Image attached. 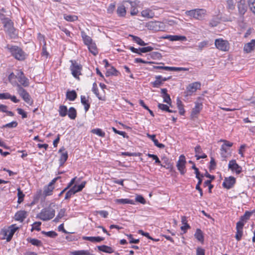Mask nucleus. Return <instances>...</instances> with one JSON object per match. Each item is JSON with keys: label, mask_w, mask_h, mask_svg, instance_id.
<instances>
[{"label": "nucleus", "mask_w": 255, "mask_h": 255, "mask_svg": "<svg viewBox=\"0 0 255 255\" xmlns=\"http://www.w3.org/2000/svg\"><path fill=\"white\" fill-rule=\"evenodd\" d=\"M17 78L20 85L24 87H27L29 85V81L27 78L25 77L24 73L21 70H17Z\"/></svg>", "instance_id": "9d476101"}, {"label": "nucleus", "mask_w": 255, "mask_h": 255, "mask_svg": "<svg viewBox=\"0 0 255 255\" xmlns=\"http://www.w3.org/2000/svg\"><path fill=\"white\" fill-rule=\"evenodd\" d=\"M119 74V72L117 69L112 66L110 69H108L106 73V76H109L110 75L118 76Z\"/></svg>", "instance_id": "4c0bfd02"}, {"label": "nucleus", "mask_w": 255, "mask_h": 255, "mask_svg": "<svg viewBox=\"0 0 255 255\" xmlns=\"http://www.w3.org/2000/svg\"><path fill=\"white\" fill-rule=\"evenodd\" d=\"M188 13L190 16L197 19L202 20L204 18L206 14V10L204 9H197L190 10Z\"/></svg>", "instance_id": "423d86ee"}, {"label": "nucleus", "mask_w": 255, "mask_h": 255, "mask_svg": "<svg viewBox=\"0 0 255 255\" xmlns=\"http://www.w3.org/2000/svg\"><path fill=\"white\" fill-rule=\"evenodd\" d=\"M157 107L159 109H160L162 111L168 112L169 113L175 112L174 111H172V110L169 109V107L167 105H165V104L159 103L158 104Z\"/></svg>", "instance_id": "c03bdc74"}, {"label": "nucleus", "mask_w": 255, "mask_h": 255, "mask_svg": "<svg viewBox=\"0 0 255 255\" xmlns=\"http://www.w3.org/2000/svg\"><path fill=\"white\" fill-rule=\"evenodd\" d=\"M83 240L85 241H89L92 243H100L103 240H104L105 238L101 237H87L83 236L82 237Z\"/></svg>", "instance_id": "6ab92c4d"}, {"label": "nucleus", "mask_w": 255, "mask_h": 255, "mask_svg": "<svg viewBox=\"0 0 255 255\" xmlns=\"http://www.w3.org/2000/svg\"><path fill=\"white\" fill-rule=\"evenodd\" d=\"M7 49L11 54L17 60L22 61L25 59L26 54L25 52L17 46H7Z\"/></svg>", "instance_id": "f03ea898"}, {"label": "nucleus", "mask_w": 255, "mask_h": 255, "mask_svg": "<svg viewBox=\"0 0 255 255\" xmlns=\"http://www.w3.org/2000/svg\"><path fill=\"white\" fill-rule=\"evenodd\" d=\"M228 167L237 174L240 173L242 171V167L237 163L235 160H232L229 162Z\"/></svg>", "instance_id": "ddd939ff"}, {"label": "nucleus", "mask_w": 255, "mask_h": 255, "mask_svg": "<svg viewBox=\"0 0 255 255\" xmlns=\"http://www.w3.org/2000/svg\"><path fill=\"white\" fill-rule=\"evenodd\" d=\"M135 201L142 204H144L146 203L145 200L141 195H137L135 197Z\"/></svg>", "instance_id": "774afa93"}, {"label": "nucleus", "mask_w": 255, "mask_h": 255, "mask_svg": "<svg viewBox=\"0 0 255 255\" xmlns=\"http://www.w3.org/2000/svg\"><path fill=\"white\" fill-rule=\"evenodd\" d=\"M255 48V39H253L250 42L245 45L244 50L247 53H249Z\"/></svg>", "instance_id": "4be33fe9"}, {"label": "nucleus", "mask_w": 255, "mask_h": 255, "mask_svg": "<svg viewBox=\"0 0 255 255\" xmlns=\"http://www.w3.org/2000/svg\"><path fill=\"white\" fill-rule=\"evenodd\" d=\"M196 239L201 243L204 242V236L202 231L200 229H197L194 235Z\"/></svg>", "instance_id": "bb28decb"}, {"label": "nucleus", "mask_w": 255, "mask_h": 255, "mask_svg": "<svg viewBox=\"0 0 255 255\" xmlns=\"http://www.w3.org/2000/svg\"><path fill=\"white\" fill-rule=\"evenodd\" d=\"M198 179V182L195 188L196 190H197L199 192L200 196H203V191H202V189L200 187V185L202 183V179Z\"/></svg>", "instance_id": "e2e57ef3"}, {"label": "nucleus", "mask_w": 255, "mask_h": 255, "mask_svg": "<svg viewBox=\"0 0 255 255\" xmlns=\"http://www.w3.org/2000/svg\"><path fill=\"white\" fill-rule=\"evenodd\" d=\"M201 83L199 82H195L190 84L186 88L187 94L190 95L196 91L197 89H200Z\"/></svg>", "instance_id": "9b49d317"}, {"label": "nucleus", "mask_w": 255, "mask_h": 255, "mask_svg": "<svg viewBox=\"0 0 255 255\" xmlns=\"http://www.w3.org/2000/svg\"><path fill=\"white\" fill-rule=\"evenodd\" d=\"M68 117L71 120H74L77 116V112L76 109L74 107H71L69 108L68 114Z\"/></svg>", "instance_id": "c9c22d12"}, {"label": "nucleus", "mask_w": 255, "mask_h": 255, "mask_svg": "<svg viewBox=\"0 0 255 255\" xmlns=\"http://www.w3.org/2000/svg\"><path fill=\"white\" fill-rule=\"evenodd\" d=\"M87 46L90 52L92 53L94 55H96L98 54V49L96 45L94 42H93L91 44L88 45Z\"/></svg>", "instance_id": "2f4dec72"}, {"label": "nucleus", "mask_w": 255, "mask_h": 255, "mask_svg": "<svg viewBox=\"0 0 255 255\" xmlns=\"http://www.w3.org/2000/svg\"><path fill=\"white\" fill-rule=\"evenodd\" d=\"M77 97V95L75 91L72 90L67 91L66 93V98L71 101H74Z\"/></svg>", "instance_id": "393cba45"}, {"label": "nucleus", "mask_w": 255, "mask_h": 255, "mask_svg": "<svg viewBox=\"0 0 255 255\" xmlns=\"http://www.w3.org/2000/svg\"><path fill=\"white\" fill-rule=\"evenodd\" d=\"M215 44L217 48L223 51H228L230 48L228 41L222 38L216 39Z\"/></svg>", "instance_id": "0eeeda50"}, {"label": "nucleus", "mask_w": 255, "mask_h": 255, "mask_svg": "<svg viewBox=\"0 0 255 255\" xmlns=\"http://www.w3.org/2000/svg\"><path fill=\"white\" fill-rule=\"evenodd\" d=\"M16 86H17V92L20 96L27 93L26 91L23 89L20 84H16Z\"/></svg>", "instance_id": "4d7b16f0"}, {"label": "nucleus", "mask_w": 255, "mask_h": 255, "mask_svg": "<svg viewBox=\"0 0 255 255\" xmlns=\"http://www.w3.org/2000/svg\"><path fill=\"white\" fill-rule=\"evenodd\" d=\"M251 213L248 211H246L245 214L241 217L240 220L245 223L249 219Z\"/></svg>", "instance_id": "052dcab7"}, {"label": "nucleus", "mask_w": 255, "mask_h": 255, "mask_svg": "<svg viewBox=\"0 0 255 255\" xmlns=\"http://www.w3.org/2000/svg\"><path fill=\"white\" fill-rule=\"evenodd\" d=\"M27 241L28 242L31 243L32 245L37 246L40 247L42 246V242L37 239H32V238H27Z\"/></svg>", "instance_id": "a19ab883"}, {"label": "nucleus", "mask_w": 255, "mask_h": 255, "mask_svg": "<svg viewBox=\"0 0 255 255\" xmlns=\"http://www.w3.org/2000/svg\"><path fill=\"white\" fill-rule=\"evenodd\" d=\"M227 8L231 10H233L235 8V1L234 0H227Z\"/></svg>", "instance_id": "5fc2aeb1"}, {"label": "nucleus", "mask_w": 255, "mask_h": 255, "mask_svg": "<svg viewBox=\"0 0 255 255\" xmlns=\"http://www.w3.org/2000/svg\"><path fill=\"white\" fill-rule=\"evenodd\" d=\"M18 229V227H15V225H12L8 228V229L3 231V235L7 242H9L11 240L14 233Z\"/></svg>", "instance_id": "6e6552de"}, {"label": "nucleus", "mask_w": 255, "mask_h": 255, "mask_svg": "<svg viewBox=\"0 0 255 255\" xmlns=\"http://www.w3.org/2000/svg\"><path fill=\"white\" fill-rule=\"evenodd\" d=\"M181 222L184 226L181 227V230L184 231V233H186V230L190 228V226L188 224L187 220L185 216H182Z\"/></svg>", "instance_id": "a878e982"}, {"label": "nucleus", "mask_w": 255, "mask_h": 255, "mask_svg": "<svg viewBox=\"0 0 255 255\" xmlns=\"http://www.w3.org/2000/svg\"><path fill=\"white\" fill-rule=\"evenodd\" d=\"M243 231L242 230H237L235 238L238 241H240L243 236Z\"/></svg>", "instance_id": "0e129e2a"}, {"label": "nucleus", "mask_w": 255, "mask_h": 255, "mask_svg": "<svg viewBox=\"0 0 255 255\" xmlns=\"http://www.w3.org/2000/svg\"><path fill=\"white\" fill-rule=\"evenodd\" d=\"M177 106L179 110V113L181 115H184L185 113V110L184 109V106L182 104V101L179 99V98L177 99Z\"/></svg>", "instance_id": "72a5a7b5"}, {"label": "nucleus", "mask_w": 255, "mask_h": 255, "mask_svg": "<svg viewBox=\"0 0 255 255\" xmlns=\"http://www.w3.org/2000/svg\"><path fill=\"white\" fill-rule=\"evenodd\" d=\"M220 154L222 160L226 161L227 159L231 156V152L228 151L227 148H225V145L221 146Z\"/></svg>", "instance_id": "f3484780"}, {"label": "nucleus", "mask_w": 255, "mask_h": 255, "mask_svg": "<svg viewBox=\"0 0 255 255\" xmlns=\"http://www.w3.org/2000/svg\"><path fill=\"white\" fill-rule=\"evenodd\" d=\"M89 97H86L85 96H81V102L82 105L84 106V109L86 112H87L90 107V103L89 102Z\"/></svg>", "instance_id": "412c9836"}, {"label": "nucleus", "mask_w": 255, "mask_h": 255, "mask_svg": "<svg viewBox=\"0 0 255 255\" xmlns=\"http://www.w3.org/2000/svg\"><path fill=\"white\" fill-rule=\"evenodd\" d=\"M164 39H169L170 41H186L187 40V38L185 36L181 35H167L164 37H163Z\"/></svg>", "instance_id": "2eb2a0df"}, {"label": "nucleus", "mask_w": 255, "mask_h": 255, "mask_svg": "<svg viewBox=\"0 0 255 255\" xmlns=\"http://www.w3.org/2000/svg\"><path fill=\"white\" fill-rule=\"evenodd\" d=\"M186 159L184 155H181L177 163V167L181 174L183 175L186 172L185 170Z\"/></svg>", "instance_id": "1a4fd4ad"}, {"label": "nucleus", "mask_w": 255, "mask_h": 255, "mask_svg": "<svg viewBox=\"0 0 255 255\" xmlns=\"http://www.w3.org/2000/svg\"><path fill=\"white\" fill-rule=\"evenodd\" d=\"M146 27L149 30L155 31H163L165 26L164 23L160 21H149L146 24Z\"/></svg>", "instance_id": "20e7f679"}, {"label": "nucleus", "mask_w": 255, "mask_h": 255, "mask_svg": "<svg viewBox=\"0 0 255 255\" xmlns=\"http://www.w3.org/2000/svg\"><path fill=\"white\" fill-rule=\"evenodd\" d=\"M55 210L50 207L42 209L36 216V218L43 221L51 220L55 216Z\"/></svg>", "instance_id": "f257e3e1"}, {"label": "nucleus", "mask_w": 255, "mask_h": 255, "mask_svg": "<svg viewBox=\"0 0 255 255\" xmlns=\"http://www.w3.org/2000/svg\"><path fill=\"white\" fill-rule=\"evenodd\" d=\"M71 65L70 67V70L71 71L72 75L73 76L77 79H79V76L82 75L81 71L82 70V66L77 63L75 60H70Z\"/></svg>", "instance_id": "7ed1b4c3"}, {"label": "nucleus", "mask_w": 255, "mask_h": 255, "mask_svg": "<svg viewBox=\"0 0 255 255\" xmlns=\"http://www.w3.org/2000/svg\"><path fill=\"white\" fill-rule=\"evenodd\" d=\"M4 31L11 38H15L16 36L15 29L13 27V23L10 20H7L4 24Z\"/></svg>", "instance_id": "39448f33"}, {"label": "nucleus", "mask_w": 255, "mask_h": 255, "mask_svg": "<svg viewBox=\"0 0 255 255\" xmlns=\"http://www.w3.org/2000/svg\"><path fill=\"white\" fill-rule=\"evenodd\" d=\"M16 76L17 73L16 74H14L13 72L11 73L8 76V80L12 85H16V84H18L16 81V79H17Z\"/></svg>", "instance_id": "79ce46f5"}, {"label": "nucleus", "mask_w": 255, "mask_h": 255, "mask_svg": "<svg viewBox=\"0 0 255 255\" xmlns=\"http://www.w3.org/2000/svg\"><path fill=\"white\" fill-rule=\"evenodd\" d=\"M117 13L119 15L121 16H124L126 13V10L124 6H120L118 7Z\"/></svg>", "instance_id": "6e6d98bb"}, {"label": "nucleus", "mask_w": 255, "mask_h": 255, "mask_svg": "<svg viewBox=\"0 0 255 255\" xmlns=\"http://www.w3.org/2000/svg\"><path fill=\"white\" fill-rule=\"evenodd\" d=\"M42 233L51 238H55L57 236V234L54 231H49L47 232L42 231Z\"/></svg>", "instance_id": "bf43d9fd"}, {"label": "nucleus", "mask_w": 255, "mask_h": 255, "mask_svg": "<svg viewBox=\"0 0 255 255\" xmlns=\"http://www.w3.org/2000/svg\"><path fill=\"white\" fill-rule=\"evenodd\" d=\"M92 91L96 95V96L99 100H105L104 97H102L101 96H100L99 93H98V89L97 87V85L96 83H94L93 84Z\"/></svg>", "instance_id": "ea45409f"}, {"label": "nucleus", "mask_w": 255, "mask_h": 255, "mask_svg": "<svg viewBox=\"0 0 255 255\" xmlns=\"http://www.w3.org/2000/svg\"><path fill=\"white\" fill-rule=\"evenodd\" d=\"M153 50V48L151 46H147L139 48V52H140L141 54V53H146L148 52H150Z\"/></svg>", "instance_id": "13d9d810"}, {"label": "nucleus", "mask_w": 255, "mask_h": 255, "mask_svg": "<svg viewBox=\"0 0 255 255\" xmlns=\"http://www.w3.org/2000/svg\"><path fill=\"white\" fill-rule=\"evenodd\" d=\"M28 215L27 212L24 210L17 211L14 216V219L16 221L22 222Z\"/></svg>", "instance_id": "4468645a"}, {"label": "nucleus", "mask_w": 255, "mask_h": 255, "mask_svg": "<svg viewBox=\"0 0 255 255\" xmlns=\"http://www.w3.org/2000/svg\"><path fill=\"white\" fill-rule=\"evenodd\" d=\"M24 194L23 193L22 191L21 190L20 188H17V196H18V201L17 202L18 203H21L23 201V198L24 197Z\"/></svg>", "instance_id": "09e8293b"}, {"label": "nucleus", "mask_w": 255, "mask_h": 255, "mask_svg": "<svg viewBox=\"0 0 255 255\" xmlns=\"http://www.w3.org/2000/svg\"><path fill=\"white\" fill-rule=\"evenodd\" d=\"M74 189H72V188H70L66 193L65 196V199L68 200L73 195L75 194V191H74Z\"/></svg>", "instance_id": "864d4df0"}, {"label": "nucleus", "mask_w": 255, "mask_h": 255, "mask_svg": "<svg viewBox=\"0 0 255 255\" xmlns=\"http://www.w3.org/2000/svg\"><path fill=\"white\" fill-rule=\"evenodd\" d=\"M81 36L84 43L87 46L93 42L92 39L89 36L86 35L84 31L81 32Z\"/></svg>", "instance_id": "b1692460"}, {"label": "nucleus", "mask_w": 255, "mask_h": 255, "mask_svg": "<svg viewBox=\"0 0 255 255\" xmlns=\"http://www.w3.org/2000/svg\"><path fill=\"white\" fill-rule=\"evenodd\" d=\"M64 18L68 21H74L78 19V16L75 15H64Z\"/></svg>", "instance_id": "a18cd8bd"}, {"label": "nucleus", "mask_w": 255, "mask_h": 255, "mask_svg": "<svg viewBox=\"0 0 255 255\" xmlns=\"http://www.w3.org/2000/svg\"><path fill=\"white\" fill-rule=\"evenodd\" d=\"M71 255H94L87 250L75 251L71 253Z\"/></svg>", "instance_id": "7c9ffc66"}, {"label": "nucleus", "mask_w": 255, "mask_h": 255, "mask_svg": "<svg viewBox=\"0 0 255 255\" xmlns=\"http://www.w3.org/2000/svg\"><path fill=\"white\" fill-rule=\"evenodd\" d=\"M189 163H190L191 164H193V166H192V168L193 169L195 170V173L196 174V177L197 179H202L201 177H200V172L199 171V169H198V168H197L196 167L195 163L192 161H191V160L189 161Z\"/></svg>", "instance_id": "8fccbe9b"}, {"label": "nucleus", "mask_w": 255, "mask_h": 255, "mask_svg": "<svg viewBox=\"0 0 255 255\" xmlns=\"http://www.w3.org/2000/svg\"><path fill=\"white\" fill-rule=\"evenodd\" d=\"M153 68L154 69H162L165 70L166 71H172V67L168 66H154Z\"/></svg>", "instance_id": "69168bd1"}, {"label": "nucleus", "mask_w": 255, "mask_h": 255, "mask_svg": "<svg viewBox=\"0 0 255 255\" xmlns=\"http://www.w3.org/2000/svg\"><path fill=\"white\" fill-rule=\"evenodd\" d=\"M161 76H156L155 81L151 83L152 86L154 88H159L161 85H162L163 84V82L161 80Z\"/></svg>", "instance_id": "cd10ccee"}, {"label": "nucleus", "mask_w": 255, "mask_h": 255, "mask_svg": "<svg viewBox=\"0 0 255 255\" xmlns=\"http://www.w3.org/2000/svg\"><path fill=\"white\" fill-rule=\"evenodd\" d=\"M236 182V179L233 176H230L228 178H225L223 183V186L229 189L233 187Z\"/></svg>", "instance_id": "f8f14e48"}, {"label": "nucleus", "mask_w": 255, "mask_h": 255, "mask_svg": "<svg viewBox=\"0 0 255 255\" xmlns=\"http://www.w3.org/2000/svg\"><path fill=\"white\" fill-rule=\"evenodd\" d=\"M163 99V102L169 104L170 106L171 105V100L169 94L164 96H162Z\"/></svg>", "instance_id": "338daca9"}, {"label": "nucleus", "mask_w": 255, "mask_h": 255, "mask_svg": "<svg viewBox=\"0 0 255 255\" xmlns=\"http://www.w3.org/2000/svg\"><path fill=\"white\" fill-rule=\"evenodd\" d=\"M141 15L142 16L147 18H152L154 16V13L151 10L147 9L141 11Z\"/></svg>", "instance_id": "f704fd0d"}, {"label": "nucleus", "mask_w": 255, "mask_h": 255, "mask_svg": "<svg viewBox=\"0 0 255 255\" xmlns=\"http://www.w3.org/2000/svg\"><path fill=\"white\" fill-rule=\"evenodd\" d=\"M202 107H203V105L201 103H200L198 102H196L195 106L193 109L192 112H191V117H194L196 116L197 115H198L200 113V111L202 110Z\"/></svg>", "instance_id": "aec40b11"}, {"label": "nucleus", "mask_w": 255, "mask_h": 255, "mask_svg": "<svg viewBox=\"0 0 255 255\" xmlns=\"http://www.w3.org/2000/svg\"><path fill=\"white\" fill-rule=\"evenodd\" d=\"M147 155L150 158H152V159L155 160V163L159 165H162V163L159 160V158L156 155L152 154L150 153H148Z\"/></svg>", "instance_id": "3c124183"}, {"label": "nucleus", "mask_w": 255, "mask_h": 255, "mask_svg": "<svg viewBox=\"0 0 255 255\" xmlns=\"http://www.w3.org/2000/svg\"><path fill=\"white\" fill-rule=\"evenodd\" d=\"M91 132L93 133L96 134L99 136L104 137L105 136V132L103 131L100 128H95L91 130Z\"/></svg>", "instance_id": "de8ad7c7"}, {"label": "nucleus", "mask_w": 255, "mask_h": 255, "mask_svg": "<svg viewBox=\"0 0 255 255\" xmlns=\"http://www.w3.org/2000/svg\"><path fill=\"white\" fill-rule=\"evenodd\" d=\"M85 182H83L81 184L79 185L78 186L75 185L72 188V189H74V191H75V193H76L77 192L81 191L85 187Z\"/></svg>", "instance_id": "49530a36"}, {"label": "nucleus", "mask_w": 255, "mask_h": 255, "mask_svg": "<svg viewBox=\"0 0 255 255\" xmlns=\"http://www.w3.org/2000/svg\"><path fill=\"white\" fill-rule=\"evenodd\" d=\"M161 160L163 162L162 165H160L161 167H163L166 169H169L170 170L172 169L173 165L171 163L170 160L167 157L163 156L162 157Z\"/></svg>", "instance_id": "a211bd4d"}, {"label": "nucleus", "mask_w": 255, "mask_h": 255, "mask_svg": "<svg viewBox=\"0 0 255 255\" xmlns=\"http://www.w3.org/2000/svg\"><path fill=\"white\" fill-rule=\"evenodd\" d=\"M115 203L120 204H133L134 202L132 200L128 199H117L115 200Z\"/></svg>", "instance_id": "c85d7f7f"}, {"label": "nucleus", "mask_w": 255, "mask_h": 255, "mask_svg": "<svg viewBox=\"0 0 255 255\" xmlns=\"http://www.w3.org/2000/svg\"><path fill=\"white\" fill-rule=\"evenodd\" d=\"M68 157V155L67 151L61 153L59 159L60 166H62L64 164V163L67 160Z\"/></svg>", "instance_id": "e433bc0d"}, {"label": "nucleus", "mask_w": 255, "mask_h": 255, "mask_svg": "<svg viewBox=\"0 0 255 255\" xmlns=\"http://www.w3.org/2000/svg\"><path fill=\"white\" fill-rule=\"evenodd\" d=\"M112 129L115 133L121 135L125 138L128 137V136L127 135V133L125 131L118 130L114 127L112 128Z\"/></svg>", "instance_id": "680f3d73"}, {"label": "nucleus", "mask_w": 255, "mask_h": 255, "mask_svg": "<svg viewBox=\"0 0 255 255\" xmlns=\"http://www.w3.org/2000/svg\"><path fill=\"white\" fill-rule=\"evenodd\" d=\"M129 36L131 37L132 38V40L137 43L138 45L140 46H145L147 44L145 43L140 37L134 36L133 35H129Z\"/></svg>", "instance_id": "c756f323"}, {"label": "nucleus", "mask_w": 255, "mask_h": 255, "mask_svg": "<svg viewBox=\"0 0 255 255\" xmlns=\"http://www.w3.org/2000/svg\"><path fill=\"white\" fill-rule=\"evenodd\" d=\"M23 100L27 104L31 105L33 104V101L31 100V97L28 92L21 96Z\"/></svg>", "instance_id": "37998d69"}, {"label": "nucleus", "mask_w": 255, "mask_h": 255, "mask_svg": "<svg viewBox=\"0 0 255 255\" xmlns=\"http://www.w3.org/2000/svg\"><path fill=\"white\" fill-rule=\"evenodd\" d=\"M97 248L100 251L104 253L111 254L114 252V250L112 248L106 245L98 246Z\"/></svg>", "instance_id": "5701e85b"}, {"label": "nucleus", "mask_w": 255, "mask_h": 255, "mask_svg": "<svg viewBox=\"0 0 255 255\" xmlns=\"http://www.w3.org/2000/svg\"><path fill=\"white\" fill-rule=\"evenodd\" d=\"M54 187L51 185L48 184L44 188L43 194L45 196L51 195L53 190Z\"/></svg>", "instance_id": "473e14b6"}, {"label": "nucleus", "mask_w": 255, "mask_h": 255, "mask_svg": "<svg viewBox=\"0 0 255 255\" xmlns=\"http://www.w3.org/2000/svg\"><path fill=\"white\" fill-rule=\"evenodd\" d=\"M248 2L251 10L255 14V0H248Z\"/></svg>", "instance_id": "603ef678"}, {"label": "nucleus", "mask_w": 255, "mask_h": 255, "mask_svg": "<svg viewBox=\"0 0 255 255\" xmlns=\"http://www.w3.org/2000/svg\"><path fill=\"white\" fill-rule=\"evenodd\" d=\"M67 112H68L67 108L66 106L62 105L59 107V115L61 117H65L67 114Z\"/></svg>", "instance_id": "58836bf2"}, {"label": "nucleus", "mask_w": 255, "mask_h": 255, "mask_svg": "<svg viewBox=\"0 0 255 255\" xmlns=\"http://www.w3.org/2000/svg\"><path fill=\"white\" fill-rule=\"evenodd\" d=\"M238 7L239 14L243 16L247 10V6L245 3V0H241L238 4Z\"/></svg>", "instance_id": "dca6fc26"}]
</instances>
